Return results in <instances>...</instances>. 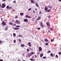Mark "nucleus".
Listing matches in <instances>:
<instances>
[{
  "mask_svg": "<svg viewBox=\"0 0 61 61\" xmlns=\"http://www.w3.org/2000/svg\"><path fill=\"white\" fill-rule=\"evenodd\" d=\"M12 8V7H9V9H11V8Z\"/></svg>",
  "mask_w": 61,
  "mask_h": 61,
  "instance_id": "obj_30",
  "label": "nucleus"
},
{
  "mask_svg": "<svg viewBox=\"0 0 61 61\" xmlns=\"http://www.w3.org/2000/svg\"><path fill=\"white\" fill-rule=\"evenodd\" d=\"M37 29L38 30H39V29H40V28H38Z\"/></svg>",
  "mask_w": 61,
  "mask_h": 61,
  "instance_id": "obj_45",
  "label": "nucleus"
},
{
  "mask_svg": "<svg viewBox=\"0 0 61 61\" xmlns=\"http://www.w3.org/2000/svg\"><path fill=\"white\" fill-rule=\"evenodd\" d=\"M56 57H57H57H58V56H57V55H56Z\"/></svg>",
  "mask_w": 61,
  "mask_h": 61,
  "instance_id": "obj_44",
  "label": "nucleus"
},
{
  "mask_svg": "<svg viewBox=\"0 0 61 61\" xmlns=\"http://www.w3.org/2000/svg\"><path fill=\"white\" fill-rule=\"evenodd\" d=\"M0 61H3V60H2V59H1L0 60Z\"/></svg>",
  "mask_w": 61,
  "mask_h": 61,
  "instance_id": "obj_49",
  "label": "nucleus"
},
{
  "mask_svg": "<svg viewBox=\"0 0 61 61\" xmlns=\"http://www.w3.org/2000/svg\"><path fill=\"white\" fill-rule=\"evenodd\" d=\"M5 5L4 4H3L2 5V8H4L5 7Z\"/></svg>",
  "mask_w": 61,
  "mask_h": 61,
  "instance_id": "obj_1",
  "label": "nucleus"
},
{
  "mask_svg": "<svg viewBox=\"0 0 61 61\" xmlns=\"http://www.w3.org/2000/svg\"><path fill=\"white\" fill-rule=\"evenodd\" d=\"M51 11V10H50V9H49L48 10H47L46 12H50V11Z\"/></svg>",
  "mask_w": 61,
  "mask_h": 61,
  "instance_id": "obj_20",
  "label": "nucleus"
},
{
  "mask_svg": "<svg viewBox=\"0 0 61 61\" xmlns=\"http://www.w3.org/2000/svg\"><path fill=\"white\" fill-rule=\"evenodd\" d=\"M30 44H31L30 42H29L28 43H27V45H30Z\"/></svg>",
  "mask_w": 61,
  "mask_h": 61,
  "instance_id": "obj_40",
  "label": "nucleus"
},
{
  "mask_svg": "<svg viewBox=\"0 0 61 61\" xmlns=\"http://www.w3.org/2000/svg\"><path fill=\"white\" fill-rule=\"evenodd\" d=\"M42 56H43V53H42L40 55V57H42Z\"/></svg>",
  "mask_w": 61,
  "mask_h": 61,
  "instance_id": "obj_15",
  "label": "nucleus"
},
{
  "mask_svg": "<svg viewBox=\"0 0 61 61\" xmlns=\"http://www.w3.org/2000/svg\"><path fill=\"white\" fill-rule=\"evenodd\" d=\"M33 11L34 13H35V10H33Z\"/></svg>",
  "mask_w": 61,
  "mask_h": 61,
  "instance_id": "obj_37",
  "label": "nucleus"
},
{
  "mask_svg": "<svg viewBox=\"0 0 61 61\" xmlns=\"http://www.w3.org/2000/svg\"><path fill=\"white\" fill-rule=\"evenodd\" d=\"M20 14L21 15H24V13H20Z\"/></svg>",
  "mask_w": 61,
  "mask_h": 61,
  "instance_id": "obj_21",
  "label": "nucleus"
},
{
  "mask_svg": "<svg viewBox=\"0 0 61 61\" xmlns=\"http://www.w3.org/2000/svg\"><path fill=\"white\" fill-rule=\"evenodd\" d=\"M2 43V41H0V43Z\"/></svg>",
  "mask_w": 61,
  "mask_h": 61,
  "instance_id": "obj_55",
  "label": "nucleus"
},
{
  "mask_svg": "<svg viewBox=\"0 0 61 61\" xmlns=\"http://www.w3.org/2000/svg\"><path fill=\"white\" fill-rule=\"evenodd\" d=\"M1 20H3V18H1Z\"/></svg>",
  "mask_w": 61,
  "mask_h": 61,
  "instance_id": "obj_58",
  "label": "nucleus"
},
{
  "mask_svg": "<svg viewBox=\"0 0 61 61\" xmlns=\"http://www.w3.org/2000/svg\"><path fill=\"white\" fill-rule=\"evenodd\" d=\"M15 2H16L15 0H14L13 1V3H15Z\"/></svg>",
  "mask_w": 61,
  "mask_h": 61,
  "instance_id": "obj_35",
  "label": "nucleus"
},
{
  "mask_svg": "<svg viewBox=\"0 0 61 61\" xmlns=\"http://www.w3.org/2000/svg\"><path fill=\"white\" fill-rule=\"evenodd\" d=\"M32 58H34V57H32Z\"/></svg>",
  "mask_w": 61,
  "mask_h": 61,
  "instance_id": "obj_63",
  "label": "nucleus"
},
{
  "mask_svg": "<svg viewBox=\"0 0 61 61\" xmlns=\"http://www.w3.org/2000/svg\"><path fill=\"white\" fill-rule=\"evenodd\" d=\"M42 48L41 47H39V51H42Z\"/></svg>",
  "mask_w": 61,
  "mask_h": 61,
  "instance_id": "obj_4",
  "label": "nucleus"
},
{
  "mask_svg": "<svg viewBox=\"0 0 61 61\" xmlns=\"http://www.w3.org/2000/svg\"><path fill=\"white\" fill-rule=\"evenodd\" d=\"M59 55H61V52H59Z\"/></svg>",
  "mask_w": 61,
  "mask_h": 61,
  "instance_id": "obj_42",
  "label": "nucleus"
},
{
  "mask_svg": "<svg viewBox=\"0 0 61 61\" xmlns=\"http://www.w3.org/2000/svg\"><path fill=\"white\" fill-rule=\"evenodd\" d=\"M47 7H48L50 8V9H52V8H53V7H52V6H50L49 5H48L47 6Z\"/></svg>",
  "mask_w": 61,
  "mask_h": 61,
  "instance_id": "obj_5",
  "label": "nucleus"
},
{
  "mask_svg": "<svg viewBox=\"0 0 61 61\" xmlns=\"http://www.w3.org/2000/svg\"><path fill=\"white\" fill-rule=\"evenodd\" d=\"M27 52H29V49H27Z\"/></svg>",
  "mask_w": 61,
  "mask_h": 61,
  "instance_id": "obj_29",
  "label": "nucleus"
},
{
  "mask_svg": "<svg viewBox=\"0 0 61 61\" xmlns=\"http://www.w3.org/2000/svg\"><path fill=\"white\" fill-rule=\"evenodd\" d=\"M39 13L40 14H41V11H40Z\"/></svg>",
  "mask_w": 61,
  "mask_h": 61,
  "instance_id": "obj_54",
  "label": "nucleus"
},
{
  "mask_svg": "<svg viewBox=\"0 0 61 61\" xmlns=\"http://www.w3.org/2000/svg\"><path fill=\"white\" fill-rule=\"evenodd\" d=\"M50 30H51V31H53V29L52 28H51L50 29Z\"/></svg>",
  "mask_w": 61,
  "mask_h": 61,
  "instance_id": "obj_34",
  "label": "nucleus"
},
{
  "mask_svg": "<svg viewBox=\"0 0 61 61\" xmlns=\"http://www.w3.org/2000/svg\"><path fill=\"white\" fill-rule=\"evenodd\" d=\"M2 24L3 25H5V23L4 22H3L2 23Z\"/></svg>",
  "mask_w": 61,
  "mask_h": 61,
  "instance_id": "obj_11",
  "label": "nucleus"
},
{
  "mask_svg": "<svg viewBox=\"0 0 61 61\" xmlns=\"http://www.w3.org/2000/svg\"><path fill=\"white\" fill-rule=\"evenodd\" d=\"M30 2L31 3L33 4L35 3V2H34V0H31Z\"/></svg>",
  "mask_w": 61,
  "mask_h": 61,
  "instance_id": "obj_8",
  "label": "nucleus"
},
{
  "mask_svg": "<svg viewBox=\"0 0 61 61\" xmlns=\"http://www.w3.org/2000/svg\"><path fill=\"white\" fill-rule=\"evenodd\" d=\"M9 7V6H7L6 7L7 8H8Z\"/></svg>",
  "mask_w": 61,
  "mask_h": 61,
  "instance_id": "obj_41",
  "label": "nucleus"
},
{
  "mask_svg": "<svg viewBox=\"0 0 61 61\" xmlns=\"http://www.w3.org/2000/svg\"><path fill=\"white\" fill-rule=\"evenodd\" d=\"M51 42H53V41H54V39H51Z\"/></svg>",
  "mask_w": 61,
  "mask_h": 61,
  "instance_id": "obj_23",
  "label": "nucleus"
},
{
  "mask_svg": "<svg viewBox=\"0 0 61 61\" xmlns=\"http://www.w3.org/2000/svg\"><path fill=\"white\" fill-rule=\"evenodd\" d=\"M5 31H6L7 30H8V29H5Z\"/></svg>",
  "mask_w": 61,
  "mask_h": 61,
  "instance_id": "obj_47",
  "label": "nucleus"
},
{
  "mask_svg": "<svg viewBox=\"0 0 61 61\" xmlns=\"http://www.w3.org/2000/svg\"><path fill=\"white\" fill-rule=\"evenodd\" d=\"M16 23L17 24H20V22L18 20H16Z\"/></svg>",
  "mask_w": 61,
  "mask_h": 61,
  "instance_id": "obj_3",
  "label": "nucleus"
},
{
  "mask_svg": "<svg viewBox=\"0 0 61 61\" xmlns=\"http://www.w3.org/2000/svg\"><path fill=\"white\" fill-rule=\"evenodd\" d=\"M30 60H31V61H34V60L32 58H30Z\"/></svg>",
  "mask_w": 61,
  "mask_h": 61,
  "instance_id": "obj_25",
  "label": "nucleus"
},
{
  "mask_svg": "<svg viewBox=\"0 0 61 61\" xmlns=\"http://www.w3.org/2000/svg\"><path fill=\"white\" fill-rule=\"evenodd\" d=\"M44 10L45 11L47 12V10H48V8L46 7H45Z\"/></svg>",
  "mask_w": 61,
  "mask_h": 61,
  "instance_id": "obj_2",
  "label": "nucleus"
},
{
  "mask_svg": "<svg viewBox=\"0 0 61 61\" xmlns=\"http://www.w3.org/2000/svg\"><path fill=\"white\" fill-rule=\"evenodd\" d=\"M25 46V45L23 44H21V47H23V46Z\"/></svg>",
  "mask_w": 61,
  "mask_h": 61,
  "instance_id": "obj_18",
  "label": "nucleus"
},
{
  "mask_svg": "<svg viewBox=\"0 0 61 61\" xmlns=\"http://www.w3.org/2000/svg\"><path fill=\"white\" fill-rule=\"evenodd\" d=\"M29 46H31V44H30L29 45Z\"/></svg>",
  "mask_w": 61,
  "mask_h": 61,
  "instance_id": "obj_51",
  "label": "nucleus"
},
{
  "mask_svg": "<svg viewBox=\"0 0 61 61\" xmlns=\"http://www.w3.org/2000/svg\"><path fill=\"white\" fill-rule=\"evenodd\" d=\"M34 54L35 53H33V52H32V53H30L31 55H32V54Z\"/></svg>",
  "mask_w": 61,
  "mask_h": 61,
  "instance_id": "obj_33",
  "label": "nucleus"
},
{
  "mask_svg": "<svg viewBox=\"0 0 61 61\" xmlns=\"http://www.w3.org/2000/svg\"><path fill=\"white\" fill-rule=\"evenodd\" d=\"M40 19H41V17L39 16V17L37 19V20H40Z\"/></svg>",
  "mask_w": 61,
  "mask_h": 61,
  "instance_id": "obj_14",
  "label": "nucleus"
},
{
  "mask_svg": "<svg viewBox=\"0 0 61 61\" xmlns=\"http://www.w3.org/2000/svg\"><path fill=\"white\" fill-rule=\"evenodd\" d=\"M45 41L46 42H48V40L46 38L45 39Z\"/></svg>",
  "mask_w": 61,
  "mask_h": 61,
  "instance_id": "obj_12",
  "label": "nucleus"
},
{
  "mask_svg": "<svg viewBox=\"0 0 61 61\" xmlns=\"http://www.w3.org/2000/svg\"><path fill=\"white\" fill-rule=\"evenodd\" d=\"M46 24L47 25H48V26H49V25H50V24H49V22H47L46 23Z\"/></svg>",
  "mask_w": 61,
  "mask_h": 61,
  "instance_id": "obj_13",
  "label": "nucleus"
},
{
  "mask_svg": "<svg viewBox=\"0 0 61 61\" xmlns=\"http://www.w3.org/2000/svg\"><path fill=\"white\" fill-rule=\"evenodd\" d=\"M31 56V54H28V57H30V56Z\"/></svg>",
  "mask_w": 61,
  "mask_h": 61,
  "instance_id": "obj_22",
  "label": "nucleus"
},
{
  "mask_svg": "<svg viewBox=\"0 0 61 61\" xmlns=\"http://www.w3.org/2000/svg\"><path fill=\"white\" fill-rule=\"evenodd\" d=\"M14 29L15 30H18V29H19V28L16 27L14 28Z\"/></svg>",
  "mask_w": 61,
  "mask_h": 61,
  "instance_id": "obj_10",
  "label": "nucleus"
},
{
  "mask_svg": "<svg viewBox=\"0 0 61 61\" xmlns=\"http://www.w3.org/2000/svg\"><path fill=\"white\" fill-rule=\"evenodd\" d=\"M5 28H6V29H8V28H7V27H6Z\"/></svg>",
  "mask_w": 61,
  "mask_h": 61,
  "instance_id": "obj_50",
  "label": "nucleus"
},
{
  "mask_svg": "<svg viewBox=\"0 0 61 61\" xmlns=\"http://www.w3.org/2000/svg\"><path fill=\"white\" fill-rule=\"evenodd\" d=\"M35 10H36L37 11V9H36V8L35 9Z\"/></svg>",
  "mask_w": 61,
  "mask_h": 61,
  "instance_id": "obj_57",
  "label": "nucleus"
},
{
  "mask_svg": "<svg viewBox=\"0 0 61 61\" xmlns=\"http://www.w3.org/2000/svg\"><path fill=\"white\" fill-rule=\"evenodd\" d=\"M50 17H51L50 16H49V18H50Z\"/></svg>",
  "mask_w": 61,
  "mask_h": 61,
  "instance_id": "obj_56",
  "label": "nucleus"
},
{
  "mask_svg": "<svg viewBox=\"0 0 61 61\" xmlns=\"http://www.w3.org/2000/svg\"><path fill=\"white\" fill-rule=\"evenodd\" d=\"M18 40L19 41V42H21V40L20 39H19Z\"/></svg>",
  "mask_w": 61,
  "mask_h": 61,
  "instance_id": "obj_28",
  "label": "nucleus"
},
{
  "mask_svg": "<svg viewBox=\"0 0 61 61\" xmlns=\"http://www.w3.org/2000/svg\"><path fill=\"white\" fill-rule=\"evenodd\" d=\"M43 58H44V59H46V57L45 56H44L43 57Z\"/></svg>",
  "mask_w": 61,
  "mask_h": 61,
  "instance_id": "obj_26",
  "label": "nucleus"
},
{
  "mask_svg": "<svg viewBox=\"0 0 61 61\" xmlns=\"http://www.w3.org/2000/svg\"><path fill=\"white\" fill-rule=\"evenodd\" d=\"M16 27H20V25H17L16 26Z\"/></svg>",
  "mask_w": 61,
  "mask_h": 61,
  "instance_id": "obj_27",
  "label": "nucleus"
},
{
  "mask_svg": "<svg viewBox=\"0 0 61 61\" xmlns=\"http://www.w3.org/2000/svg\"><path fill=\"white\" fill-rule=\"evenodd\" d=\"M28 18H31V17L30 16H28Z\"/></svg>",
  "mask_w": 61,
  "mask_h": 61,
  "instance_id": "obj_43",
  "label": "nucleus"
},
{
  "mask_svg": "<svg viewBox=\"0 0 61 61\" xmlns=\"http://www.w3.org/2000/svg\"><path fill=\"white\" fill-rule=\"evenodd\" d=\"M25 17L26 18L28 17V16L27 15H26L25 16Z\"/></svg>",
  "mask_w": 61,
  "mask_h": 61,
  "instance_id": "obj_46",
  "label": "nucleus"
},
{
  "mask_svg": "<svg viewBox=\"0 0 61 61\" xmlns=\"http://www.w3.org/2000/svg\"><path fill=\"white\" fill-rule=\"evenodd\" d=\"M17 17H18V16H16L15 17V18H17Z\"/></svg>",
  "mask_w": 61,
  "mask_h": 61,
  "instance_id": "obj_38",
  "label": "nucleus"
},
{
  "mask_svg": "<svg viewBox=\"0 0 61 61\" xmlns=\"http://www.w3.org/2000/svg\"><path fill=\"white\" fill-rule=\"evenodd\" d=\"M15 25H16L15 24H14L13 25V26H15Z\"/></svg>",
  "mask_w": 61,
  "mask_h": 61,
  "instance_id": "obj_48",
  "label": "nucleus"
},
{
  "mask_svg": "<svg viewBox=\"0 0 61 61\" xmlns=\"http://www.w3.org/2000/svg\"><path fill=\"white\" fill-rule=\"evenodd\" d=\"M13 36L14 37H15V36H16V34H15V33H14L13 34Z\"/></svg>",
  "mask_w": 61,
  "mask_h": 61,
  "instance_id": "obj_17",
  "label": "nucleus"
},
{
  "mask_svg": "<svg viewBox=\"0 0 61 61\" xmlns=\"http://www.w3.org/2000/svg\"><path fill=\"white\" fill-rule=\"evenodd\" d=\"M30 50H32V49H31V48H30Z\"/></svg>",
  "mask_w": 61,
  "mask_h": 61,
  "instance_id": "obj_61",
  "label": "nucleus"
},
{
  "mask_svg": "<svg viewBox=\"0 0 61 61\" xmlns=\"http://www.w3.org/2000/svg\"><path fill=\"white\" fill-rule=\"evenodd\" d=\"M35 5H36V6L37 7H38V3L37 2H36L35 3Z\"/></svg>",
  "mask_w": 61,
  "mask_h": 61,
  "instance_id": "obj_6",
  "label": "nucleus"
},
{
  "mask_svg": "<svg viewBox=\"0 0 61 61\" xmlns=\"http://www.w3.org/2000/svg\"><path fill=\"white\" fill-rule=\"evenodd\" d=\"M45 45H46V46H47V45H48V43H45Z\"/></svg>",
  "mask_w": 61,
  "mask_h": 61,
  "instance_id": "obj_31",
  "label": "nucleus"
},
{
  "mask_svg": "<svg viewBox=\"0 0 61 61\" xmlns=\"http://www.w3.org/2000/svg\"><path fill=\"white\" fill-rule=\"evenodd\" d=\"M41 42H43V40H41Z\"/></svg>",
  "mask_w": 61,
  "mask_h": 61,
  "instance_id": "obj_53",
  "label": "nucleus"
},
{
  "mask_svg": "<svg viewBox=\"0 0 61 61\" xmlns=\"http://www.w3.org/2000/svg\"><path fill=\"white\" fill-rule=\"evenodd\" d=\"M31 10V8H30L28 10V11H30V10Z\"/></svg>",
  "mask_w": 61,
  "mask_h": 61,
  "instance_id": "obj_39",
  "label": "nucleus"
},
{
  "mask_svg": "<svg viewBox=\"0 0 61 61\" xmlns=\"http://www.w3.org/2000/svg\"><path fill=\"white\" fill-rule=\"evenodd\" d=\"M9 24H10L11 25H13V24L11 23H9Z\"/></svg>",
  "mask_w": 61,
  "mask_h": 61,
  "instance_id": "obj_36",
  "label": "nucleus"
},
{
  "mask_svg": "<svg viewBox=\"0 0 61 61\" xmlns=\"http://www.w3.org/2000/svg\"><path fill=\"white\" fill-rule=\"evenodd\" d=\"M24 21L26 22H28V20L26 19H25L24 20Z\"/></svg>",
  "mask_w": 61,
  "mask_h": 61,
  "instance_id": "obj_7",
  "label": "nucleus"
},
{
  "mask_svg": "<svg viewBox=\"0 0 61 61\" xmlns=\"http://www.w3.org/2000/svg\"><path fill=\"white\" fill-rule=\"evenodd\" d=\"M51 52V51H48L47 52V53H50V52Z\"/></svg>",
  "mask_w": 61,
  "mask_h": 61,
  "instance_id": "obj_24",
  "label": "nucleus"
},
{
  "mask_svg": "<svg viewBox=\"0 0 61 61\" xmlns=\"http://www.w3.org/2000/svg\"><path fill=\"white\" fill-rule=\"evenodd\" d=\"M15 41H16V40H14V43H15Z\"/></svg>",
  "mask_w": 61,
  "mask_h": 61,
  "instance_id": "obj_32",
  "label": "nucleus"
},
{
  "mask_svg": "<svg viewBox=\"0 0 61 61\" xmlns=\"http://www.w3.org/2000/svg\"><path fill=\"white\" fill-rule=\"evenodd\" d=\"M38 13H37H37H36V15H38Z\"/></svg>",
  "mask_w": 61,
  "mask_h": 61,
  "instance_id": "obj_59",
  "label": "nucleus"
},
{
  "mask_svg": "<svg viewBox=\"0 0 61 61\" xmlns=\"http://www.w3.org/2000/svg\"><path fill=\"white\" fill-rule=\"evenodd\" d=\"M35 56L36 57V55H35Z\"/></svg>",
  "mask_w": 61,
  "mask_h": 61,
  "instance_id": "obj_60",
  "label": "nucleus"
},
{
  "mask_svg": "<svg viewBox=\"0 0 61 61\" xmlns=\"http://www.w3.org/2000/svg\"><path fill=\"white\" fill-rule=\"evenodd\" d=\"M40 25L42 27H43V23L42 22H41L40 23Z\"/></svg>",
  "mask_w": 61,
  "mask_h": 61,
  "instance_id": "obj_9",
  "label": "nucleus"
},
{
  "mask_svg": "<svg viewBox=\"0 0 61 61\" xmlns=\"http://www.w3.org/2000/svg\"><path fill=\"white\" fill-rule=\"evenodd\" d=\"M14 21V20H12V21Z\"/></svg>",
  "mask_w": 61,
  "mask_h": 61,
  "instance_id": "obj_64",
  "label": "nucleus"
},
{
  "mask_svg": "<svg viewBox=\"0 0 61 61\" xmlns=\"http://www.w3.org/2000/svg\"><path fill=\"white\" fill-rule=\"evenodd\" d=\"M2 1L3 2H5V0H2Z\"/></svg>",
  "mask_w": 61,
  "mask_h": 61,
  "instance_id": "obj_52",
  "label": "nucleus"
},
{
  "mask_svg": "<svg viewBox=\"0 0 61 61\" xmlns=\"http://www.w3.org/2000/svg\"><path fill=\"white\" fill-rule=\"evenodd\" d=\"M19 37H23V36L22 35H20L19 36Z\"/></svg>",
  "mask_w": 61,
  "mask_h": 61,
  "instance_id": "obj_19",
  "label": "nucleus"
},
{
  "mask_svg": "<svg viewBox=\"0 0 61 61\" xmlns=\"http://www.w3.org/2000/svg\"><path fill=\"white\" fill-rule=\"evenodd\" d=\"M1 6V5L0 4V7Z\"/></svg>",
  "mask_w": 61,
  "mask_h": 61,
  "instance_id": "obj_62",
  "label": "nucleus"
},
{
  "mask_svg": "<svg viewBox=\"0 0 61 61\" xmlns=\"http://www.w3.org/2000/svg\"><path fill=\"white\" fill-rule=\"evenodd\" d=\"M50 56H51L53 57V56H54V55H53V54L52 53H51L50 54Z\"/></svg>",
  "mask_w": 61,
  "mask_h": 61,
  "instance_id": "obj_16",
  "label": "nucleus"
}]
</instances>
